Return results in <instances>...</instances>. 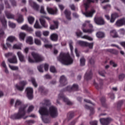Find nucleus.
I'll return each mask as SVG.
<instances>
[{
	"label": "nucleus",
	"instance_id": "51",
	"mask_svg": "<svg viewBox=\"0 0 125 125\" xmlns=\"http://www.w3.org/2000/svg\"><path fill=\"white\" fill-rule=\"evenodd\" d=\"M35 35L38 38H41V37H42V32L40 31H36L35 32Z\"/></svg>",
	"mask_w": 125,
	"mask_h": 125
},
{
	"label": "nucleus",
	"instance_id": "58",
	"mask_svg": "<svg viewBox=\"0 0 125 125\" xmlns=\"http://www.w3.org/2000/svg\"><path fill=\"white\" fill-rule=\"evenodd\" d=\"M110 65H111L112 67H117V63H115L112 61H110Z\"/></svg>",
	"mask_w": 125,
	"mask_h": 125
},
{
	"label": "nucleus",
	"instance_id": "22",
	"mask_svg": "<svg viewBox=\"0 0 125 125\" xmlns=\"http://www.w3.org/2000/svg\"><path fill=\"white\" fill-rule=\"evenodd\" d=\"M64 14L67 20H71V12L68 10L64 11Z\"/></svg>",
	"mask_w": 125,
	"mask_h": 125
},
{
	"label": "nucleus",
	"instance_id": "54",
	"mask_svg": "<svg viewBox=\"0 0 125 125\" xmlns=\"http://www.w3.org/2000/svg\"><path fill=\"white\" fill-rule=\"evenodd\" d=\"M13 55H14V54H13L12 53H8L5 54V56L6 57H11V56L13 57Z\"/></svg>",
	"mask_w": 125,
	"mask_h": 125
},
{
	"label": "nucleus",
	"instance_id": "40",
	"mask_svg": "<svg viewBox=\"0 0 125 125\" xmlns=\"http://www.w3.org/2000/svg\"><path fill=\"white\" fill-rule=\"evenodd\" d=\"M97 38H104V33L103 32H99L96 34Z\"/></svg>",
	"mask_w": 125,
	"mask_h": 125
},
{
	"label": "nucleus",
	"instance_id": "4",
	"mask_svg": "<svg viewBox=\"0 0 125 125\" xmlns=\"http://www.w3.org/2000/svg\"><path fill=\"white\" fill-rule=\"evenodd\" d=\"M31 55L32 56H33L34 60H33L31 56H29L28 61L29 63H35V62H41V61H43V60H44V58L34 52L31 53Z\"/></svg>",
	"mask_w": 125,
	"mask_h": 125
},
{
	"label": "nucleus",
	"instance_id": "20",
	"mask_svg": "<svg viewBox=\"0 0 125 125\" xmlns=\"http://www.w3.org/2000/svg\"><path fill=\"white\" fill-rule=\"evenodd\" d=\"M21 30H25V31H28V32H33V30L30 27L28 26V25L25 24L21 27Z\"/></svg>",
	"mask_w": 125,
	"mask_h": 125
},
{
	"label": "nucleus",
	"instance_id": "42",
	"mask_svg": "<svg viewBox=\"0 0 125 125\" xmlns=\"http://www.w3.org/2000/svg\"><path fill=\"white\" fill-rule=\"evenodd\" d=\"M17 22L18 23H21L24 21V19H23V17L21 15H20L18 19L17 20Z\"/></svg>",
	"mask_w": 125,
	"mask_h": 125
},
{
	"label": "nucleus",
	"instance_id": "61",
	"mask_svg": "<svg viewBox=\"0 0 125 125\" xmlns=\"http://www.w3.org/2000/svg\"><path fill=\"white\" fill-rule=\"evenodd\" d=\"M59 7L62 11L65 8V7L62 4H59Z\"/></svg>",
	"mask_w": 125,
	"mask_h": 125
},
{
	"label": "nucleus",
	"instance_id": "15",
	"mask_svg": "<svg viewBox=\"0 0 125 125\" xmlns=\"http://www.w3.org/2000/svg\"><path fill=\"white\" fill-rule=\"evenodd\" d=\"M60 82L61 83V86H63V85H66V84L67 83V80L66 79V77H65V76H62V77H61Z\"/></svg>",
	"mask_w": 125,
	"mask_h": 125
},
{
	"label": "nucleus",
	"instance_id": "60",
	"mask_svg": "<svg viewBox=\"0 0 125 125\" xmlns=\"http://www.w3.org/2000/svg\"><path fill=\"white\" fill-rule=\"evenodd\" d=\"M44 46L46 47V48H51V47H52V45H51V44H45L44 45Z\"/></svg>",
	"mask_w": 125,
	"mask_h": 125
},
{
	"label": "nucleus",
	"instance_id": "64",
	"mask_svg": "<svg viewBox=\"0 0 125 125\" xmlns=\"http://www.w3.org/2000/svg\"><path fill=\"white\" fill-rule=\"evenodd\" d=\"M1 66L2 67H3V68H4L5 69H6V64H5V62L4 61H3L2 63H1Z\"/></svg>",
	"mask_w": 125,
	"mask_h": 125
},
{
	"label": "nucleus",
	"instance_id": "27",
	"mask_svg": "<svg viewBox=\"0 0 125 125\" xmlns=\"http://www.w3.org/2000/svg\"><path fill=\"white\" fill-rule=\"evenodd\" d=\"M50 39L51 41L56 42L58 40V35L56 34H53L50 36Z\"/></svg>",
	"mask_w": 125,
	"mask_h": 125
},
{
	"label": "nucleus",
	"instance_id": "12",
	"mask_svg": "<svg viewBox=\"0 0 125 125\" xmlns=\"http://www.w3.org/2000/svg\"><path fill=\"white\" fill-rule=\"evenodd\" d=\"M94 13H95V10L91 9V10L86 12L85 13H83V14L85 15L86 17H92Z\"/></svg>",
	"mask_w": 125,
	"mask_h": 125
},
{
	"label": "nucleus",
	"instance_id": "21",
	"mask_svg": "<svg viewBox=\"0 0 125 125\" xmlns=\"http://www.w3.org/2000/svg\"><path fill=\"white\" fill-rule=\"evenodd\" d=\"M92 77V73L91 72V71H88L85 74L84 78L86 80H90V79H91Z\"/></svg>",
	"mask_w": 125,
	"mask_h": 125
},
{
	"label": "nucleus",
	"instance_id": "16",
	"mask_svg": "<svg viewBox=\"0 0 125 125\" xmlns=\"http://www.w3.org/2000/svg\"><path fill=\"white\" fill-rule=\"evenodd\" d=\"M94 84L97 89H99V88H101L103 86V80L102 79H100L99 84H97V83L94 82Z\"/></svg>",
	"mask_w": 125,
	"mask_h": 125
},
{
	"label": "nucleus",
	"instance_id": "47",
	"mask_svg": "<svg viewBox=\"0 0 125 125\" xmlns=\"http://www.w3.org/2000/svg\"><path fill=\"white\" fill-rule=\"evenodd\" d=\"M34 110V106L33 105H30L29 106L26 113H31V112H32V111H33Z\"/></svg>",
	"mask_w": 125,
	"mask_h": 125
},
{
	"label": "nucleus",
	"instance_id": "5",
	"mask_svg": "<svg viewBox=\"0 0 125 125\" xmlns=\"http://www.w3.org/2000/svg\"><path fill=\"white\" fill-rule=\"evenodd\" d=\"M113 119L110 117L101 118L100 119V122L102 125H109L110 123L113 122Z\"/></svg>",
	"mask_w": 125,
	"mask_h": 125
},
{
	"label": "nucleus",
	"instance_id": "31",
	"mask_svg": "<svg viewBox=\"0 0 125 125\" xmlns=\"http://www.w3.org/2000/svg\"><path fill=\"white\" fill-rule=\"evenodd\" d=\"M16 40V38L14 36H9L7 39V42H13L14 41Z\"/></svg>",
	"mask_w": 125,
	"mask_h": 125
},
{
	"label": "nucleus",
	"instance_id": "45",
	"mask_svg": "<svg viewBox=\"0 0 125 125\" xmlns=\"http://www.w3.org/2000/svg\"><path fill=\"white\" fill-rule=\"evenodd\" d=\"M31 82L32 83H33L34 86H35V87H37L38 86V84H37V83H36L35 78H32L31 79Z\"/></svg>",
	"mask_w": 125,
	"mask_h": 125
},
{
	"label": "nucleus",
	"instance_id": "34",
	"mask_svg": "<svg viewBox=\"0 0 125 125\" xmlns=\"http://www.w3.org/2000/svg\"><path fill=\"white\" fill-rule=\"evenodd\" d=\"M27 19L29 24H33V23H34V21H35V18L33 17L29 16L28 17Z\"/></svg>",
	"mask_w": 125,
	"mask_h": 125
},
{
	"label": "nucleus",
	"instance_id": "3",
	"mask_svg": "<svg viewBox=\"0 0 125 125\" xmlns=\"http://www.w3.org/2000/svg\"><path fill=\"white\" fill-rule=\"evenodd\" d=\"M58 60L64 65H71L74 61L69 53L63 52L61 53L60 56L58 57Z\"/></svg>",
	"mask_w": 125,
	"mask_h": 125
},
{
	"label": "nucleus",
	"instance_id": "25",
	"mask_svg": "<svg viewBox=\"0 0 125 125\" xmlns=\"http://www.w3.org/2000/svg\"><path fill=\"white\" fill-rule=\"evenodd\" d=\"M110 33L111 37L112 38H118L119 37V35H118V33L115 30L110 31Z\"/></svg>",
	"mask_w": 125,
	"mask_h": 125
},
{
	"label": "nucleus",
	"instance_id": "53",
	"mask_svg": "<svg viewBox=\"0 0 125 125\" xmlns=\"http://www.w3.org/2000/svg\"><path fill=\"white\" fill-rule=\"evenodd\" d=\"M50 71L51 73H56V69L54 66H51L50 68Z\"/></svg>",
	"mask_w": 125,
	"mask_h": 125
},
{
	"label": "nucleus",
	"instance_id": "37",
	"mask_svg": "<svg viewBox=\"0 0 125 125\" xmlns=\"http://www.w3.org/2000/svg\"><path fill=\"white\" fill-rule=\"evenodd\" d=\"M8 25L10 28H12L13 29H14L16 27V24L11 22V21L8 22Z\"/></svg>",
	"mask_w": 125,
	"mask_h": 125
},
{
	"label": "nucleus",
	"instance_id": "52",
	"mask_svg": "<svg viewBox=\"0 0 125 125\" xmlns=\"http://www.w3.org/2000/svg\"><path fill=\"white\" fill-rule=\"evenodd\" d=\"M9 67L11 69V70H18V67L17 66H14L9 65Z\"/></svg>",
	"mask_w": 125,
	"mask_h": 125
},
{
	"label": "nucleus",
	"instance_id": "28",
	"mask_svg": "<svg viewBox=\"0 0 125 125\" xmlns=\"http://www.w3.org/2000/svg\"><path fill=\"white\" fill-rule=\"evenodd\" d=\"M54 25H51L50 26V29L51 30H54L55 29L58 28V21H54Z\"/></svg>",
	"mask_w": 125,
	"mask_h": 125
},
{
	"label": "nucleus",
	"instance_id": "19",
	"mask_svg": "<svg viewBox=\"0 0 125 125\" xmlns=\"http://www.w3.org/2000/svg\"><path fill=\"white\" fill-rule=\"evenodd\" d=\"M78 88H79V86H78V85L76 84H74L72 87H67L66 88V90H68V91H71V90H78Z\"/></svg>",
	"mask_w": 125,
	"mask_h": 125
},
{
	"label": "nucleus",
	"instance_id": "35",
	"mask_svg": "<svg viewBox=\"0 0 125 125\" xmlns=\"http://www.w3.org/2000/svg\"><path fill=\"white\" fill-rule=\"evenodd\" d=\"M82 39H85V40H88V41H93V39L92 38L87 36V35H84L83 36L81 37Z\"/></svg>",
	"mask_w": 125,
	"mask_h": 125
},
{
	"label": "nucleus",
	"instance_id": "13",
	"mask_svg": "<svg viewBox=\"0 0 125 125\" xmlns=\"http://www.w3.org/2000/svg\"><path fill=\"white\" fill-rule=\"evenodd\" d=\"M98 1V0H87L86 2L84 3L85 10H87V8L89 7V3H91V2H97Z\"/></svg>",
	"mask_w": 125,
	"mask_h": 125
},
{
	"label": "nucleus",
	"instance_id": "17",
	"mask_svg": "<svg viewBox=\"0 0 125 125\" xmlns=\"http://www.w3.org/2000/svg\"><path fill=\"white\" fill-rule=\"evenodd\" d=\"M47 10L49 14H52L53 15L57 14V8H56L55 10H54L51 8H47Z\"/></svg>",
	"mask_w": 125,
	"mask_h": 125
},
{
	"label": "nucleus",
	"instance_id": "7",
	"mask_svg": "<svg viewBox=\"0 0 125 125\" xmlns=\"http://www.w3.org/2000/svg\"><path fill=\"white\" fill-rule=\"evenodd\" d=\"M59 99H62L66 104L67 105H72L73 104V103H72L71 101H70L64 95L62 94H60L59 95Z\"/></svg>",
	"mask_w": 125,
	"mask_h": 125
},
{
	"label": "nucleus",
	"instance_id": "23",
	"mask_svg": "<svg viewBox=\"0 0 125 125\" xmlns=\"http://www.w3.org/2000/svg\"><path fill=\"white\" fill-rule=\"evenodd\" d=\"M8 61L10 63L15 64L16 63H17V58H16V56L15 55H13V58L8 59Z\"/></svg>",
	"mask_w": 125,
	"mask_h": 125
},
{
	"label": "nucleus",
	"instance_id": "57",
	"mask_svg": "<svg viewBox=\"0 0 125 125\" xmlns=\"http://www.w3.org/2000/svg\"><path fill=\"white\" fill-rule=\"evenodd\" d=\"M43 35L45 37L48 36V35H49V31H43Z\"/></svg>",
	"mask_w": 125,
	"mask_h": 125
},
{
	"label": "nucleus",
	"instance_id": "62",
	"mask_svg": "<svg viewBox=\"0 0 125 125\" xmlns=\"http://www.w3.org/2000/svg\"><path fill=\"white\" fill-rule=\"evenodd\" d=\"M76 35H77V37H81V36H82V35H83V33H82V32L79 31L77 32H76Z\"/></svg>",
	"mask_w": 125,
	"mask_h": 125
},
{
	"label": "nucleus",
	"instance_id": "32",
	"mask_svg": "<svg viewBox=\"0 0 125 125\" xmlns=\"http://www.w3.org/2000/svg\"><path fill=\"white\" fill-rule=\"evenodd\" d=\"M86 25H88L90 28H92L93 26L92 24H90V21H86L85 23L83 24V27H85Z\"/></svg>",
	"mask_w": 125,
	"mask_h": 125
},
{
	"label": "nucleus",
	"instance_id": "39",
	"mask_svg": "<svg viewBox=\"0 0 125 125\" xmlns=\"http://www.w3.org/2000/svg\"><path fill=\"white\" fill-rule=\"evenodd\" d=\"M34 42L37 45H42V42H41V40L38 39H35L34 40Z\"/></svg>",
	"mask_w": 125,
	"mask_h": 125
},
{
	"label": "nucleus",
	"instance_id": "33",
	"mask_svg": "<svg viewBox=\"0 0 125 125\" xmlns=\"http://www.w3.org/2000/svg\"><path fill=\"white\" fill-rule=\"evenodd\" d=\"M22 47V43H20L19 44H15L13 45V48L15 49H21Z\"/></svg>",
	"mask_w": 125,
	"mask_h": 125
},
{
	"label": "nucleus",
	"instance_id": "59",
	"mask_svg": "<svg viewBox=\"0 0 125 125\" xmlns=\"http://www.w3.org/2000/svg\"><path fill=\"white\" fill-rule=\"evenodd\" d=\"M68 118H69V119H72V118H73V117H74V113L69 112L68 114Z\"/></svg>",
	"mask_w": 125,
	"mask_h": 125
},
{
	"label": "nucleus",
	"instance_id": "44",
	"mask_svg": "<svg viewBox=\"0 0 125 125\" xmlns=\"http://www.w3.org/2000/svg\"><path fill=\"white\" fill-rule=\"evenodd\" d=\"M99 74L102 77H105V75H106V71L105 70H100L99 71Z\"/></svg>",
	"mask_w": 125,
	"mask_h": 125
},
{
	"label": "nucleus",
	"instance_id": "46",
	"mask_svg": "<svg viewBox=\"0 0 125 125\" xmlns=\"http://www.w3.org/2000/svg\"><path fill=\"white\" fill-rule=\"evenodd\" d=\"M21 104V101H20L19 100H17L16 101V103H15V108H18V106H20Z\"/></svg>",
	"mask_w": 125,
	"mask_h": 125
},
{
	"label": "nucleus",
	"instance_id": "1",
	"mask_svg": "<svg viewBox=\"0 0 125 125\" xmlns=\"http://www.w3.org/2000/svg\"><path fill=\"white\" fill-rule=\"evenodd\" d=\"M43 106L49 107V110H47V107H41L39 109V113L41 115V119L45 124H48L50 121L46 118V116L50 115L52 118H56L58 116V112L57 108L53 105H50V102L48 100H45L44 103L42 104Z\"/></svg>",
	"mask_w": 125,
	"mask_h": 125
},
{
	"label": "nucleus",
	"instance_id": "43",
	"mask_svg": "<svg viewBox=\"0 0 125 125\" xmlns=\"http://www.w3.org/2000/svg\"><path fill=\"white\" fill-rule=\"evenodd\" d=\"M83 33H87L88 34H90L91 33H92L93 32V29H83Z\"/></svg>",
	"mask_w": 125,
	"mask_h": 125
},
{
	"label": "nucleus",
	"instance_id": "9",
	"mask_svg": "<svg viewBox=\"0 0 125 125\" xmlns=\"http://www.w3.org/2000/svg\"><path fill=\"white\" fill-rule=\"evenodd\" d=\"M94 22L97 25H104V24H105V21H104V20L101 17L95 18Z\"/></svg>",
	"mask_w": 125,
	"mask_h": 125
},
{
	"label": "nucleus",
	"instance_id": "30",
	"mask_svg": "<svg viewBox=\"0 0 125 125\" xmlns=\"http://www.w3.org/2000/svg\"><path fill=\"white\" fill-rule=\"evenodd\" d=\"M26 37V33L21 32L19 34V39L20 41H24Z\"/></svg>",
	"mask_w": 125,
	"mask_h": 125
},
{
	"label": "nucleus",
	"instance_id": "14",
	"mask_svg": "<svg viewBox=\"0 0 125 125\" xmlns=\"http://www.w3.org/2000/svg\"><path fill=\"white\" fill-rule=\"evenodd\" d=\"M17 55L19 57V59L21 62H26V60L25 59V57L20 51L17 52Z\"/></svg>",
	"mask_w": 125,
	"mask_h": 125
},
{
	"label": "nucleus",
	"instance_id": "38",
	"mask_svg": "<svg viewBox=\"0 0 125 125\" xmlns=\"http://www.w3.org/2000/svg\"><path fill=\"white\" fill-rule=\"evenodd\" d=\"M6 36L4 34V31L2 29H0V39H1V38H5Z\"/></svg>",
	"mask_w": 125,
	"mask_h": 125
},
{
	"label": "nucleus",
	"instance_id": "56",
	"mask_svg": "<svg viewBox=\"0 0 125 125\" xmlns=\"http://www.w3.org/2000/svg\"><path fill=\"white\" fill-rule=\"evenodd\" d=\"M125 74H121L120 75H119V79L120 81H123V80L125 79Z\"/></svg>",
	"mask_w": 125,
	"mask_h": 125
},
{
	"label": "nucleus",
	"instance_id": "11",
	"mask_svg": "<svg viewBox=\"0 0 125 125\" xmlns=\"http://www.w3.org/2000/svg\"><path fill=\"white\" fill-rule=\"evenodd\" d=\"M40 21L42 27L45 28V29H47V28H48V24L46 23V21H45L42 16L40 17Z\"/></svg>",
	"mask_w": 125,
	"mask_h": 125
},
{
	"label": "nucleus",
	"instance_id": "48",
	"mask_svg": "<svg viewBox=\"0 0 125 125\" xmlns=\"http://www.w3.org/2000/svg\"><path fill=\"white\" fill-rule=\"evenodd\" d=\"M85 64V60L84 58L81 59L80 60L81 66H84Z\"/></svg>",
	"mask_w": 125,
	"mask_h": 125
},
{
	"label": "nucleus",
	"instance_id": "41",
	"mask_svg": "<svg viewBox=\"0 0 125 125\" xmlns=\"http://www.w3.org/2000/svg\"><path fill=\"white\" fill-rule=\"evenodd\" d=\"M1 22L4 28H6V21H5V19H4V18L1 19Z\"/></svg>",
	"mask_w": 125,
	"mask_h": 125
},
{
	"label": "nucleus",
	"instance_id": "24",
	"mask_svg": "<svg viewBox=\"0 0 125 125\" xmlns=\"http://www.w3.org/2000/svg\"><path fill=\"white\" fill-rule=\"evenodd\" d=\"M26 42L28 44H33L34 43V41H33V37L29 36L26 38Z\"/></svg>",
	"mask_w": 125,
	"mask_h": 125
},
{
	"label": "nucleus",
	"instance_id": "36",
	"mask_svg": "<svg viewBox=\"0 0 125 125\" xmlns=\"http://www.w3.org/2000/svg\"><path fill=\"white\" fill-rule=\"evenodd\" d=\"M34 28L35 29H42V26L39 24V21H36L35 24H34Z\"/></svg>",
	"mask_w": 125,
	"mask_h": 125
},
{
	"label": "nucleus",
	"instance_id": "18",
	"mask_svg": "<svg viewBox=\"0 0 125 125\" xmlns=\"http://www.w3.org/2000/svg\"><path fill=\"white\" fill-rule=\"evenodd\" d=\"M29 1L31 6H32L35 10H39V5L33 1V0H29Z\"/></svg>",
	"mask_w": 125,
	"mask_h": 125
},
{
	"label": "nucleus",
	"instance_id": "63",
	"mask_svg": "<svg viewBox=\"0 0 125 125\" xmlns=\"http://www.w3.org/2000/svg\"><path fill=\"white\" fill-rule=\"evenodd\" d=\"M91 125H97V121H91L90 122Z\"/></svg>",
	"mask_w": 125,
	"mask_h": 125
},
{
	"label": "nucleus",
	"instance_id": "49",
	"mask_svg": "<svg viewBox=\"0 0 125 125\" xmlns=\"http://www.w3.org/2000/svg\"><path fill=\"white\" fill-rule=\"evenodd\" d=\"M42 68H43V65H41L38 66V69L39 72L40 73H42L43 72V70H42Z\"/></svg>",
	"mask_w": 125,
	"mask_h": 125
},
{
	"label": "nucleus",
	"instance_id": "6",
	"mask_svg": "<svg viewBox=\"0 0 125 125\" xmlns=\"http://www.w3.org/2000/svg\"><path fill=\"white\" fill-rule=\"evenodd\" d=\"M77 43L78 44L81 45V46H88L91 49L93 48V43H88L82 41H77Z\"/></svg>",
	"mask_w": 125,
	"mask_h": 125
},
{
	"label": "nucleus",
	"instance_id": "29",
	"mask_svg": "<svg viewBox=\"0 0 125 125\" xmlns=\"http://www.w3.org/2000/svg\"><path fill=\"white\" fill-rule=\"evenodd\" d=\"M5 13L6 16L7 18H8V19H14L15 17L13 14L10 13L8 12H5Z\"/></svg>",
	"mask_w": 125,
	"mask_h": 125
},
{
	"label": "nucleus",
	"instance_id": "2",
	"mask_svg": "<svg viewBox=\"0 0 125 125\" xmlns=\"http://www.w3.org/2000/svg\"><path fill=\"white\" fill-rule=\"evenodd\" d=\"M28 107V104L22 105L19 109L18 113H16L11 116L12 120H20L21 119H27V116H26V109Z\"/></svg>",
	"mask_w": 125,
	"mask_h": 125
},
{
	"label": "nucleus",
	"instance_id": "50",
	"mask_svg": "<svg viewBox=\"0 0 125 125\" xmlns=\"http://www.w3.org/2000/svg\"><path fill=\"white\" fill-rule=\"evenodd\" d=\"M69 47L70 48V51H71V52L72 54V53H73V45H72V44H73V42L70 41L69 42Z\"/></svg>",
	"mask_w": 125,
	"mask_h": 125
},
{
	"label": "nucleus",
	"instance_id": "8",
	"mask_svg": "<svg viewBox=\"0 0 125 125\" xmlns=\"http://www.w3.org/2000/svg\"><path fill=\"white\" fill-rule=\"evenodd\" d=\"M26 92L28 99H33L34 97V96H33V88L31 87H27L26 89Z\"/></svg>",
	"mask_w": 125,
	"mask_h": 125
},
{
	"label": "nucleus",
	"instance_id": "10",
	"mask_svg": "<svg viewBox=\"0 0 125 125\" xmlns=\"http://www.w3.org/2000/svg\"><path fill=\"white\" fill-rule=\"evenodd\" d=\"M26 84H27V82H26V81H21L20 83V85H16V87L18 90L22 91V90L24 89V85H26Z\"/></svg>",
	"mask_w": 125,
	"mask_h": 125
},
{
	"label": "nucleus",
	"instance_id": "55",
	"mask_svg": "<svg viewBox=\"0 0 125 125\" xmlns=\"http://www.w3.org/2000/svg\"><path fill=\"white\" fill-rule=\"evenodd\" d=\"M40 12H41V13H42V14H46L45 11H44V8L43 7V6H41Z\"/></svg>",
	"mask_w": 125,
	"mask_h": 125
},
{
	"label": "nucleus",
	"instance_id": "26",
	"mask_svg": "<svg viewBox=\"0 0 125 125\" xmlns=\"http://www.w3.org/2000/svg\"><path fill=\"white\" fill-rule=\"evenodd\" d=\"M118 14L115 13L111 15V18L110 20V23H114L115 22V20H116V18L118 17Z\"/></svg>",
	"mask_w": 125,
	"mask_h": 125
}]
</instances>
